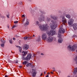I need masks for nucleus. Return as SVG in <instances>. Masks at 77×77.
<instances>
[{
    "mask_svg": "<svg viewBox=\"0 0 77 77\" xmlns=\"http://www.w3.org/2000/svg\"><path fill=\"white\" fill-rule=\"evenodd\" d=\"M8 76L7 75H5V77H8Z\"/></svg>",
    "mask_w": 77,
    "mask_h": 77,
    "instance_id": "nucleus-42",
    "label": "nucleus"
},
{
    "mask_svg": "<svg viewBox=\"0 0 77 77\" xmlns=\"http://www.w3.org/2000/svg\"><path fill=\"white\" fill-rule=\"evenodd\" d=\"M75 61L76 62V63H77V58L75 59Z\"/></svg>",
    "mask_w": 77,
    "mask_h": 77,
    "instance_id": "nucleus-29",
    "label": "nucleus"
},
{
    "mask_svg": "<svg viewBox=\"0 0 77 77\" xmlns=\"http://www.w3.org/2000/svg\"><path fill=\"white\" fill-rule=\"evenodd\" d=\"M29 22H26V24H27V25H29Z\"/></svg>",
    "mask_w": 77,
    "mask_h": 77,
    "instance_id": "nucleus-27",
    "label": "nucleus"
},
{
    "mask_svg": "<svg viewBox=\"0 0 77 77\" xmlns=\"http://www.w3.org/2000/svg\"><path fill=\"white\" fill-rule=\"evenodd\" d=\"M45 20V17L44 16H42L39 19V21H44Z\"/></svg>",
    "mask_w": 77,
    "mask_h": 77,
    "instance_id": "nucleus-13",
    "label": "nucleus"
},
{
    "mask_svg": "<svg viewBox=\"0 0 77 77\" xmlns=\"http://www.w3.org/2000/svg\"><path fill=\"white\" fill-rule=\"evenodd\" d=\"M10 44H12V41L10 40Z\"/></svg>",
    "mask_w": 77,
    "mask_h": 77,
    "instance_id": "nucleus-31",
    "label": "nucleus"
},
{
    "mask_svg": "<svg viewBox=\"0 0 77 77\" xmlns=\"http://www.w3.org/2000/svg\"><path fill=\"white\" fill-rule=\"evenodd\" d=\"M76 58H77V56H76Z\"/></svg>",
    "mask_w": 77,
    "mask_h": 77,
    "instance_id": "nucleus-54",
    "label": "nucleus"
},
{
    "mask_svg": "<svg viewBox=\"0 0 77 77\" xmlns=\"http://www.w3.org/2000/svg\"><path fill=\"white\" fill-rule=\"evenodd\" d=\"M25 20V19H23V22H24V21Z\"/></svg>",
    "mask_w": 77,
    "mask_h": 77,
    "instance_id": "nucleus-43",
    "label": "nucleus"
},
{
    "mask_svg": "<svg viewBox=\"0 0 77 77\" xmlns=\"http://www.w3.org/2000/svg\"><path fill=\"white\" fill-rule=\"evenodd\" d=\"M50 26L52 29H53L54 30L56 29L57 26V22L54 23L52 22L51 24H50Z\"/></svg>",
    "mask_w": 77,
    "mask_h": 77,
    "instance_id": "nucleus-4",
    "label": "nucleus"
},
{
    "mask_svg": "<svg viewBox=\"0 0 77 77\" xmlns=\"http://www.w3.org/2000/svg\"><path fill=\"white\" fill-rule=\"evenodd\" d=\"M36 72H32V76L33 77H35V76H36Z\"/></svg>",
    "mask_w": 77,
    "mask_h": 77,
    "instance_id": "nucleus-16",
    "label": "nucleus"
},
{
    "mask_svg": "<svg viewBox=\"0 0 77 77\" xmlns=\"http://www.w3.org/2000/svg\"><path fill=\"white\" fill-rule=\"evenodd\" d=\"M76 73H77V68H75V70L73 72V74H75Z\"/></svg>",
    "mask_w": 77,
    "mask_h": 77,
    "instance_id": "nucleus-18",
    "label": "nucleus"
},
{
    "mask_svg": "<svg viewBox=\"0 0 77 77\" xmlns=\"http://www.w3.org/2000/svg\"><path fill=\"white\" fill-rule=\"evenodd\" d=\"M68 48L70 49V50L71 51H75V49H76L77 48V44H74L72 46L69 45L68 46Z\"/></svg>",
    "mask_w": 77,
    "mask_h": 77,
    "instance_id": "nucleus-3",
    "label": "nucleus"
},
{
    "mask_svg": "<svg viewBox=\"0 0 77 77\" xmlns=\"http://www.w3.org/2000/svg\"><path fill=\"white\" fill-rule=\"evenodd\" d=\"M31 68H33L34 67V66L33 65H31Z\"/></svg>",
    "mask_w": 77,
    "mask_h": 77,
    "instance_id": "nucleus-32",
    "label": "nucleus"
},
{
    "mask_svg": "<svg viewBox=\"0 0 77 77\" xmlns=\"http://www.w3.org/2000/svg\"><path fill=\"white\" fill-rule=\"evenodd\" d=\"M7 17L8 18H9V14L7 15Z\"/></svg>",
    "mask_w": 77,
    "mask_h": 77,
    "instance_id": "nucleus-28",
    "label": "nucleus"
},
{
    "mask_svg": "<svg viewBox=\"0 0 77 77\" xmlns=\"http://www.w3.org/2000/svg\"><path fill=\"white\" fill-rule=\"evenodd\" d=\"M18 63V60H17L16 61V63Z\"/></svg>",
    "mask_w": 77,
    "mask_h": 77,
    "instance_id": "nucleus-30",
    "label": "nucleus"
},
{
    "mask_svg": "<svg viewBox=\"0 0 77 77\" xmlns=\"http://www.w3.org/2000/svg\"><path fill=\"white\" fill-rule=\"evenodd\" d=\"M1 41L2 43H4V44H1V47H3L5 46V45L4 44H5V41H4L3 40V39H2Z\"/></svg>",
    "mask_w": 77,
    "mask_h": 77,
    "instance_id": "nucleus-12",
    "label": "nucleus"
},
{
    "mask_svg": "<svg viewBox=\"0 0 77 77\" xmlns=\"http://www.w3.org/2000/svg\"><path fill=\"white\" fill-rule=\"evenodd\" d=\"M48 42H51L53 41V37H48L47 40Z\"/></svg>",
    "mask_w": 77,
    "mask_h": 77,
    "instance_id": "nucleus-5",
    "label": "nucleus"
},
{
    "mask_svg": "<svg viewBox=\"0 0 77 77\" xmlns=\"http://www.w3.org/2000/svg\"><path fill=\"white\" fill-rule=\"evenodd\" d=\"M22 63L23 65H24V64H25V65H26V64H27V61H25L24 62H23Z\"/></svg>",
    "mask_w": 77,
    "mask_h": 77,
    "instance_id": "nucleus-22",
    "label": "nucleus"
},
{
    "mask_svg": "<svg viewBox=\"0 0 77 77\" xmlns=\"http://www.w3.org/2000/svg\"><path fill=\"white\" fill-rule=\"evenodd\" d=\"M19 68H22V66H19Z\"/></svg>",
    "mask_w": 77,
    "mask_h": 77,
    "instance_id": "nucleus-39",
    "label": "nucleus"
},
{
    "mask_svg": "<svg viewBox=\"0 0 77 77\" xmlns=\"http://www.w3.org/2000/svg\"><path fill=\"white\" fill-rule=\"evenodd\" d=\"M17 47H18V46H17Z\"/></svg>",
    "mask_w": 77,
    "mask_h": 77,
    "instance_id": "nucleus-53",
    "label": "nucleus"
},
{
    "mask_svg": "<svg viewBox=\"0 0 77 77\" xmlns=\"http://www.w3.org/2000/svg\"><path fill=\"white\" fill-rule=\"evenodd\" d=\"M15 37L17 38V37H18V36H17V35H15Z\"/></svg>",
    "mask_w": 77,
    "mask_h": 77,
    "instance_id": "nucleus-36",
    "label": "nucleus"
},
{
    "mask_svg": "<svg viewBox=\"0 0 77 77\" xmlns=\"http://www.w3.org/2000/svg\"><path fill=\"white\" fill-rule=\"evenodd\" d=\"M48 74H50V73H48Z\"/></svg>",
    "mask_w": 77,
    "mask_h": 77,
    "instance_id": "nucleus-51",
    "label": "nucleus"
},
{
    "mask_svg": "<svg viewBox=\"0 0 77 77\" xmlns=\"http://www.w3.org/2000/svg\"><path fill=\"white\" fill-rule=\"evenodd\" d=\"M29 48V45H24L23 48V49L25 50H26Z\"/></svg>",
    "mask_w": 77,
    "mask_h": 77,
    "instance_id": "nucleus-11",
    "label": "nucleus"
},
{
    "mask_svg": "<svg viewBox=\"0 0 77 77\" xmlns=\"http://www.w3.org/2000/svg\"><path fill=\"white\" fill-rule=\"evenodd\" d=\"M33 56L34 57H35V54H34Z\"/></svg>",
    "mask_w": 77,
    "mask_h": 77,
    "instance_id": "nucleus-40",
    "label": "nucleus"
},
{
    "mask_svg": "<svg viewBox=\"0 0 77 77\" xmlns=\"http://www.w3.org/2000/svg\"><path fill=\"white\" fill-rule=\"evenodd\" d=\"M66 17L68 18H69V19L70 18V15L69 14H66Z\"/></svg>",
    "mask_w": 77,
    "mask_h": 77,
    "instance_id": "nucleus-20",
    "label": "nucleus"
},
{
    "mask_svg": "<svg viewBox=\"0 0 77 77\" xmlns=\"http://www.w3.org/2000/svg\"><path fill=\"white\" fill-rule=\"evenodd\" d=\"M46 72L45 71V72H44V74H45Z\"/></svg>",
    "mask_w": 77,
    "mask_h": 77,
    "instance_id": "nucleus-47",
    "label": "nucleus"
},
{
    "mask_svg": "<svg viewBox=\"0 0 77 77\" xmlns=\"http://www.w3.org/2000/svg\"><path fill=\"white\" fill-rule=\"evenodd\" d=\"M73 36H74V37H75V35H73Z\"/></svg>",
    "mask_w": 77,
    "mask_h": 77,
    "instance_id": "nucleus-48",
    "label": "nucleus"
},
{
    "mask_svg": "<svg viewBox=\"0 0 77 77\" xmlns=\"http://www.w3.org/2000/svg\"><path fill=\"white\" fill-rule=\"evenodd\" d=\"M73 21H74V20L72 19H70V20H69L68 22V24L69 26H71L72 24H73Z\"/></svg>",
    "mask_w": 77,
    "mask_h": 77,
    "instance_id": "nucleus-8",
    "label": "nucleus"
},
{
    "mask_svg": "<svg viewBox=\"0 0 77 77\" xmlns=\"http://www.w3.org/2000/svg\"><path fill=\"white\" fill-rule=\"evenodd\" d=\"M50 19H47V21H50Z\"/></svg>",
    "mask_w": 77,
    "mask_h": 77,
    "instance_id": "nucleus-38",
    "label": "nucleus"
},
{
    "mask_svg": "<svg viewBox=\"0 0 77 77\" xmlns=\"http://www.w3.org/2000/svg\"><path fill=\"white\" fill-rule=\"evenodd\" d=\"M73 29L75 30H77V24H73Z\"/></svg>",
    "mask_w": 77,
    "mask_h": 77,
    "instance_id": "nucleus-14",
    "label": "nucleus"
},
{
    "mask_svg": "<svg viewBox=\"0 0 77 77\" xmlns=\"http://www.w3.org/2000/svg\"><path fill=\"white\" fill-rule=\"evenodd\" d=\"M21 3H22V2H21Z\"/></svg>",
    "mask_w": 77,
    "mask_h": 77,
    "instance_id": "nucleus-55",
    "label": "nucleus"
},
{
    "mask_svg": "<svg viewBox=\"0 0 77 77\" xmlns=\"http://www.w3.org/2000/svg\"><path fill=\"white\" fill-rule=\"evenodd\" d=\"M51 74H53V72H51Z\"/></svg>",
    "mask_w": 77,
    "mask_h": 77,
    "instance_id": "nucleus-41",
    "label": "nucleus"
},
{
    "mask_svg": "<svg viewBox=\"0 0 77 77\" xmlns=\"http://www.w3.org/2000/svg\"><path fill=\"white\" fill-rule=\"evenodd\" d=\"M33 37L35 36V35H33Z\"/></svg>",
    "mask_w": 77,
    "mask_h": 77,
    "instance_id": "nucleus-50",
    "label": "nucleus"
},
{
    "mask_svg": "<svg viewBox=\"0 0 77 77\" xmlns=\"http://www.w3.org/2000/svg\"><path fill=\"white\" fill-rule=\"evenodd\" d=\"M40 38H38V39H37V41H38V42H39V41H40Z\"/></svg>",
    "mask_w": 77,
    "mask_h": 77,
    "instance_id": "nucleus-26",
    "label": "nucleus"
},
{
    "mask_svg": "<svg viewBox=\"0 0 77 77\" xmlns=\"http://www.w3.org/2000/svg\"><path fill=\"white\" fill-rule=\"evenodd\" d=\"M53 69H54V67L53 68Z\"/></svg>",
    "mask_w": 77,
    "mask_h": 77,
    "instance_id": "nucleus-49",
    "label": "nucleus"
},
{
    "mask_svg": "<svg viewBox=\"0 0 77 77\" xmlns=\"http://www.w3.org/2000/svg\"><path fill=\"white\" fill-rule=\"evenodd\" d=\"M16 27V26H15V25H14V26H13V28H14V27Z\"/></svg>",
    "mask_w": 77,
    "mask_h": 77,
    "instance_id": "nucleus-34",
    "label": "nucleus"
},
{
    "mask_svg": "<svg viewBox=\"0 0 77 77\" xmlns=\"http://www.w3.org/2000/svg\"><path fill=\"white\" fill-rule=\"evenodd\" d=\"M41 55H44V54L42 53V54H41Z\"/></svg>",
    "mask_w": 77,
    "mask_h": 77,
    "instance_id": "nucleus-45",
    "label": "nucleus"
},
{
    "mask_svg": "<svg viewBox=\"0 0 77 77\" xmlns=\"http://www.w3.org/2000/svg\"><path fill=\"white\" fill-rule=\"evenodd\" d=\"M62 21L63 23V24L65 25V24L66 23V19L65 18V17L64 16H62Z\"/></svg>",
    "mask_w": 77,
    "mask_h": 77,
    "instance_id": "nucleus-9",
    "label": "nucleus"
},
{
    "mask_svg": "<svg viewBox=\"0 0 77 77\" xmlns=\"http://www.w3.org/2000/svg\"><path fill=\"white\" fill-rule=\"evenodd\" d=\"M42 73H41V74L40 75V76H42Z\"/></svg>",
    "mask_w": 77,
    "mask_h": 77,
    "instance_id": "nucleus-44",
    "label": "nucleus"
},
{
    "mask_svg": "<svg viewBox=\"0 0 77 77\" xmlns=\"http://www.w3.org/2000/svg\"><path fill=\"white\" fill-rule=\"evenodd\" d=\"M65 33V29H64L62 27L60 28L58 33V37L59 38L58 40V42L59 43H62V41H63V39H62V38H61L62 35L60 33Z\"/></svg>",
    "mask_w": 77,
    "mask_h": 77,
    "instance_id": "nucleus-1",
    "label": "nucleus"
},
{
    "mask_svg": "<svg viewBox=\"0 0 77 77\" xmlns=\"http://www.w3.org/2000/svg\"><path fill=\"white\" fill-rule=\"evenodd\" d=\"M76 37H77V36H76Z\"/></svg>",
    "mask_w": 77,
    "mask_h": 77,
    "instance_id": "nucleus-56",
    "label": "nucleus"
},
{
    "mask_svg": "<svg viewBox=\"0 0 77 77\" xmlns=\"http://www.w3.org/2000/svg\"><path fill=\"white\" fill-rule=\"evenodd\" d=\"M49 76H48V75H47L46 76V77H48Z\"/></svg>",
    "mask_w": 77,
    "mask_h": 77,
    "instance_id": "nucleus-46",
    "label": "nucleus"
},
{
    "mask_svg": "<svg viewBox=\"0 0 77 77\" xmlns=\"http://www.w3.org/2000/svg\"><path fill=\"white\" fill-rule=\"evenodd\" d=\"M13 39L14 40V41H15V38H13Z\"/></svg>",
    "mask_w": 77,
    "mask_h": 77,
    "instance_id": "nucleus-35",
    "label": "nucleus"
},
{
    "mask_svg": "<svg viewBox=\"0 0 77 77\" xmlns=\"http://www.w3.org/2000/svg\"><path fill=\"white\" fill-rule=\"evenodd\" d=\"M17 23H18V22L17 21H15L14 22V24H17Z\"/></svg>",
    "mask_w": 77,
    "mask_h": 77,
    "instance_id": "nucleus-25",
    "label": "nucleus"
},
{
    "mask_svg": "<svg viewBox=\"0 0 77 77\" xmlns=\"http://www.w3.org/2000/svg\"><path fill=\"white\" fill-rule=\"evenodd\" d=\"M55 33H56L55 31H51L50 32H48V35H49V36H53L54 35Z\"/></svg>",
    "mask_w": 77,
    "mask_h": 77,
    "instance_id": "nucleus-6",
    "label": "nucleus"
},
{
    "mask_svg": "<svg viewBox=\"0 0 77 77\" xmlns=\"http://www.w3.org/2000/svg\"><path fill=\"white\" fill-rule=\"evenodd\" d=\"M22 17H25V16H24V15H22Z\"/></svg>",
    "mask_w": 77,
    "mask_h": 77,
    "instance_id": "nucleus-37",
    "label": "nucleus"
},
{
    "mask_svg": "<svg viewBox=\"0 0 77 77\" xmlns=\"http://www.w3.org/2000/svg\"><path fill=\"white\" fill-rule=\"evenodd\" d=\"M22 56L23 58H25L24 56H26V55L27 54V51H23L22 52Z\"/></svg>",
    "mask_w": 77,
    "mask_h": 77,
    "instance_id": "nucleus-10",
    "label": "nucleus"
},
{
    "mask_svg": "<svg viewBox=\"0 0 77 77\" xmlns=\"http://www.w3.org/2000/svg\"><path fill=\"white\" fill-rule=\"evenodd\" d=\"M30 58H23V60H30Z\"/></svg>",
    "mask_w": 77,
    "mask_h": 77,
    "instance_id": "nucleus-19",
    "label": "nucleus"
},
{
    "mask_svg": "<svg viewBox=\"0 0 77 77\" xmlns=\"http://www.w3.org/2000/svg\"><path fill=\"white\" fill-rule=\"evenodd\" d=\"M36 23L37 24H39V22L38 21L36 22Z\"/></svg>",
    "mask_w": 77,
    "mask_h": 77,
    "instance_id": "nucleus-33",
    "label": "nucleus"
},
{
    "mask_svg": "<svg viewBox=\"0 0 77 77\" xmlns=\"http://www.w3.org/2000/svg\"><path fill=\"white\" fill-rule=\"evenodd\" d=\"M31 65H32V63H29L28 64L26 65V66H27V67H28L30 66H31Z\"/></svg>",
    "mask_w": 77,
    "mask_h": 77,
    "instance_id": "nucleus-21",
    "label": "nucleus"
},
{
    "mask_svg": "<svg viewBox=\"0 0 77 77\" xmlns=\"http://www.w3.org/2000/svg\"><path fill=\"white\" fill-rule=\"evenodd\" d=\"M22 50V49H21V48H19V52L20 53H21Z\"/></svg>",
    "mask_w": 77,
    "mask_h": 77,
    "instance_id": "nucleus-23",
    "label": "nucleus"
},
{
    "mask_svg": "<svg viewBox=\"0 0 77 77\" xmlns=\"http://www.w3.org/2000/svg\"><path fill=\"white\" fill-rule=\"evenodd\" d=\"M55 71V70L54 69L53 71Z\"/></svg>",
    "mask_w": 77,
    "mask_h": 77,
    "instance_id": "nucleus-52",
    "label": "nucleus"
},
{
    "mask_svg": "<svg viewBox=\"0 0 77 77\" xmlns=\"http://www.w3.org/2000/svg\"><path fill=\"white\" fill-rule=\"evenodd\" d=\"M32 54L30 53L28 54L26 58H32Z\"/></svg>",
    "mask_w": 77,
    "mask_h": 77,
    "instance_id": "nucleus-15",
    "label": "nucleus"
},
{
    "mask_svg": "<svg viewBox=\"0 0 77 77\" xmlns=\"http://www.w3.org/2000/svg\"><path fill=\"white\" fill-rule=\"evenodd\" d=\"M28 38V37H25L24 38V39H25V40H26V39H27Z\"/></svg>",
    "mask_w": 77,
    "mask_h": 77,
    "instance_id": "nucleus-24",
    "label": "nucleus"
},
{
    "mask_svg": "<svg viewBox=\"0 0 77 77\" xmlns=\"http://www.w3.org/2000/svg\"><path fill=\"white\" fill-rule=\"evenodd\" d=\"M51 17L54 20H57V17H53V16H52V15H51Z\"/></svg>",
    "mask_w": 77,
    "mask_h": 77,
    "instance_id": "nucleus-17",
    "label": "nucleus"
},
{
    "mask_svg": "<svg viewBox=\"0 0 77 77\" xmlns=\"http://www.w3.org/2000/svg\"><path fill=\"white\" fill-rule=\"evenodd\" d=\"M39 27L40 29L42 31H45L48 30V26L47 25H43L42 26H41V25H39Z\"/></svg>",
    "mask_w": 77,
    "mask_h": 77,
    "instance_id": "nucleus-2",
    "label": "nucleus"
},
{
    "mask_svg": "<svg viewBox=\"0 0 77 77\" xmlns=\"http://www.w3.org/2000/svg\"><path fill=\"white\" fill-rule=\"evenodd\" d=\"M42 39L43 40V41H45L47 38V34L45 33H44L42 35Z\"/></svg>",
    "mask_w": 77,
    "mask_h": 77,
    "instance_id": "nucleus-7",
    "label": "nucleus"
}]
</instances>
